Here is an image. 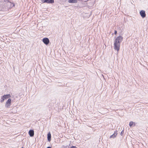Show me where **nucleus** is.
<instances>
[{"mask_svg":"<svg viewBox=\"0 0 148 148\" xmlns=\"http://www.w3.org/2000/svg\"><path fill=\"white\" fill-rule=\"evenodd\" d=\"M123 37L119 36L116 38L114 41V49L115 50L118 51L119 50L120 43L122 42Z\"/></svg>","mask_w":148,"mask_h":148,"instance_id":"f257e3e1","label":"nucleus"},{"mask_svg":"<svg viewBox=\"0 0 148 148\" xmlns=\"http://www.w3.org/2000/svg\"><path fill=\"white\" fill-rule=\"evenodd\" d=\"M11 96L10 94L4 95L1 97L0 99V102L2 103L3 102L5 99H7L9 98Z\"/></svg>","mask_w":148,"mask_h":148,"instance_id":"f03ea898","label":"nucleus"},{"mask_svg":"<svg viewBox=\"0 0 148 148\" xmlns=\"http://www.w3.org/2000/svg\"><path fill=\"white\" fill-rule=\"evenodd\" d=\"M42 42L45 44L47 45L49 44V40L48 38H45L43 39Z\"/></svg>","mask_w":148,"mask_h":148,"instance_id":"7ed1b4c3","label":"nucleus"},{"mask_svg":"<svg viewBox=\"0 0 148 148\" xmlns=\"http://www.w3.org/2000/svg\"><path fill=\"white\" fill-rule=\"evenodd\" d=\"M42 3H52L54 2V0H42Z\"/></svg>","mask_w":148,"mask_h":148,"instance_id":"20e7f679","label":"nucleus"},{"mask_svg":"<svg viewBox=\"0 0 148 148\" xmlns=\"http://www.w3.org/2000/svg\"><path fill=\"white\" fill-rule=\"evenodd\" d=\"M11 99L10 98L6 102L5 106L7 108H9L11 105Z\"/></svg>","mask_w":148,"mask_h":148,"instance_id":"39448f33","label":"nucleus"},{"mask_svg":"<svg viewBox=\"0 0 148 148\" xmlns=\"http://www.w3.org/2000/svg\"><path fill=\"white\" fill-rule=\"evenodd\" d=\"M3 1L4 2H7L8 3H10V7L11 8L12 7L14 6V4L11 1H9V0H4Z\"/></svg>","mask_w":148,"mask_h":148,"instance_id":"423d86ee","label":"nucleus"},{"mask_svg":"<svg viewBox=\"0 0 148 148\" xmlns=\"http://www.w3.org/2000/svg\"><path fill=\"white\" fill-rule=\"evenodd\" d=\"M140 13L142 18H143L145 17L146 14L145 11L143 10H141L140 12Z\"/></svg>","mask_w":148,"mask_h":148,"instance_id":"0eeeda50","label":"nucleus"},{"mask_svg":"<svg viewBox=\"0 0 148 148\" xmlns=\"http://www.w3.org/2000/svg\"><path fill=\"white\" fill-rule=\"evenodd\" d=\"M117 134V131L115 130L114 132V133L112 135H111L110 136V138H114L116 136Z\"/></svg>","mask_w":148,"mask_h":148,"instance_id":"6e6552de","label":"nucleus"},{"mask_svg":"<svg viewBox=\"0 0 148 148\" xmlns=\"http://www.w3.org/2000/svg\"><path fill=\"white\" fill-rule=\"evenodd\" d=\"M29 134L30 137H33L34 135V132L33 130H30L29 132Z\"/></svg>","mask_w":148,"mask_h":148,"instance_id":"1a4fd4ad","label":"nucleus"},{"mask_svg":"<svg viewBox=\"0 0 148 148\" xmlns=\"http://www.w3.org/2000/svg\"><path fill=\"white\" fill-rule=\"evenodd\" d=\"M78 0H69L68 1L69 3H77Z\"/></svg>","mask_w":148,"mask_h":148,"instance_id":"9d476101","label":"nucleus"},{"mask_svg":"<svg viewBox=\"0 0 148 148\" xmlns=\"http://www.w3.org/2000/svg\"><path fill=\"white\" fill-rule=\"evenodd\" d=\"M51 134L50 132L49 133L47 134V139L49 141H50L51 140Z\"/></svg>","mask_w":148,"mask_h":148,"instance_id":"9b49d317","label":"nucleus"},{"mask_svg":"<svg viewBox=\"0 0 148 148\" xmlns=\"http://www.w3.org/2000/svg\"><path fill=\"white\" fill-rule=\"evenodd\" d=\"M133 123V122L132 121L130 122L129 124L130 126V127H131Z\"/></svg>","mask_w":148,"mask_h":148,"instance_id":"f8f14e48","label":"nucleus"},{"mask_svg":"<svg viewBox=\"0 0 148 148\" xmlns=\"http://www.w3.org/2000/svg\"><path fill=\"white\" fill-rule=\"evenodd\" d=\"M124 131L123 130L121 132V135L122 136L123 134H124Z\"/></svg>","mask_w":148,"mask_h":148,"instance_id":"ddd939ff","label":"nucleus"},{"mask_svg":"<svg viewBox=\"0 0 148 148\" xmlns=\"http://www.w3.org/2000/svg\"><path fill=\"white\" fill-rule=\"evenodd\" d=\"M117 33V32L115 30L114 32V34H116Z\"/></svg>","mask_w":148,"mask_h":148,"instance_id":"4468645a","label":"nucleus"},{"mask_svg":"<svg viewBox=\"0 0 148 148\" xmlns=\"http://www.w3.org/2000/svg\"><path fill=\"white\" fill-rule=\"evenodd\" d=\"M47 148H51V147H47Z\"/></svg>","mask_w":148,"mask_h":148,"instance_id":"2eb2a0df","label":"nucleus"},{"mask_svg":"<svg viewBox=\"0 0 148 148\" xmlns=\"http://www.w3.org/2000/svg\"><path fill=\"white\" fill-rule=\"evenodd\" d=\"M21 148H23V147H22Z\"/></svg>","mask_w":148,"mask_h":148,"instance_id":"dca6fc26","label":"nucleus"}]
</instances>
